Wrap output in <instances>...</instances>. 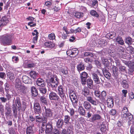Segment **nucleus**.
<instances>
[{"label":"nucleus","instance_id":"603ef678","mask_svg":"<svg viewBox=\"0 0 134 134\" xmlns=\"http://www.w3.org/2000/svg\"><path fill=\"white\" fill-rule=\"evenodd\" d=\"M45 130L44 127H42V126L41 129H39V134H44V131H45Z\"/></svg>","mask_w":134,"mask_h":134},{"label":"nucleus","instance_id":"6e6d98bb","mask_svg":"<svg viewBox=\"0 0 134 134\" xmlns=\"http://www.w3.org/2000/svg\"><path fill=\"white\" fill-rule=\"evenodd\" d=\"M27 90V88L25 86L22 87L21 88V91L24 94H25Z\"/></svg>","mask_w":134,"mask_h":134},{"label":"nucleus","instance_id":"39448f33","mask_svg":"<svg viewBox=\"0 0 134 134\" xmlns=\"http://www.w3.org/2000/svg\"><path fill=\"white\" fill-rule=\"evenodd\" d=\"M44 109V115L45 116L44 118H46L47 119V118H50L52 116L53 112L52 110L50 108H48L46 106L43 107Z\"/></svg>","mask_w":134,"mask_h":134},{"label":"nucleus","instance_id":"f257e3e1","mask_svg":"<svg viewBox=\"0 0 134 134\" xmlns=\"http://www.w3.org/2000/svg\"><path fill=\"white\" fill-rule=\"evenodd\" d=\"M13 39V36L10 34L3 35L0 39L1 44L4 46L10 45L12 43Z\"/></svg>","mask_w":134,"mask_h":134},{"label":"nucleus","instance_id":"c85d7f7f","mask_svg":"<svg viewBox=\"0 0 134 134\" xmlns=\"http://www.w3.org/2000/svg\"><path fill=\"white\" fill-rule=\"evenodd\" d=\"M31 90L32 96L35 97L38 94V92L36 88L34 86H32L31 88Z\"/></svg>","mask_w":134,"mask_h":134},{"label":"nucleus","instance_id":"13d9d810","mask_svg":"<svg viewBox=\"0 0 134 134\" xmlns=\"http://www.w3.org/2000/svg\"><path fill=\"white\" fill-rule=\"evenodd\" d=\"M134 71V69H132V68H129L128 69V73L129 75H133V71Z\"/></svg>","mask_w":134,"mask_h":134},{"label":"nucleus","instance_id":"7ed1b4c3","mask_svg":"<svg viewBox=\"0 0 134 134\" xmlns=\"http://www.w3.org/2000/svg\"><path fill=\"white\" fill-rule=\"evenodd\" d=\"M58 94L61 98L62 101L64 102L66 101L67 98L66 96V91L65 88L62 85H60L58 86Z\"/></svg>","mask_w":134,"mask_h":134},{"label":"nucleus","instance_id":"6ab92c4d","mask_svg":"<svg viewBox=\"0 0 134 134\" xmlns=\"http://www.w3.org/2000/svg\"><path fill=\"white\" fill-rule=\"evenodd\" d=\"M106 96V93L105 91H103L102 92L101 96L100 97V99L102 102L103 103L105 102Z\"/></svg>","mask_w":134,"mask_h":134},{"label":"nucleus","instance_id":"37998d69","mask_svg":"<svg viewBox=\"0 0 134 134\" xmlns=\"http://www.w3.org/2000/svg\"><path fill=\"white\" fill-rule=\"evenodd\" d=\"M31 77L34 79H36L37 77L38 74H37L36 72L31 71L30 73Z\"/></svg>","mask_w":134,"mask_h":134},{"label":"nucleus","instance_id":"ddd939ff","mask_svg":"<svg viewBox=\"0 0 134 134\" xmlns=\"http://www.w3.org/2000/svg\"><path fill=\"white\" fill-rule=\"evenodd\" d=\"M107 107L109 108H112L114 105L113 99L111 98H108L107 99Z\"/></svg>","mask_w":134,"mask_h":134},{"label":"nucleus","instance_id":"dca6fc26","mask_svg":"<svg viewBox=\"0 0 134 134\" xmlns=\"http://www.w3.org/2000/svg\"><path fill=\"white\" fill-rule=\"evenodd\" d=\"M49 83L53 84H55V83L57 82L58 84L59 82V80L58 78L56 76H53L51 77L49 80Z\"/></svg>","mask_w":134,"mask_h":134},{"label":"nucleus","instance_id":"c9c22d12","mask_svg":"<svg viewBox=\"0 0 134 134\" xmlns=\"http://www.w3.org/2000/svg\"><path fill=\"white\" fill-rule=\"evenodd\" d=\"M85 69V66L84 64L82 63H81L78 65L77 66V69L79 71L83 70Z\"/></svg>","mask_w":134,"mask_h":134},{"label":"nucleus","instance_id":"f3484780","mask_svg":"<svg viewBox=\"0 0 134 134\" xmlns=\"http://www.w3.org/2000/svg\"><path fill=\"white\" fill-rule=\"evenodd\" d=\"M113 74L112 75L114 76L115 78H117L118 76L119 73L118 68L115 66H113L112 67Z\"/></svg>","mask_w":134,"mask_h":134},{"label":"nucleus","instance_id":"4be33fe9","mask_svg":"<svg viewBox=\"0 0 134 134\" xmlns=\"http://www.w3.org/2000/svg\"><path fill=\"white\" fill-rule=\"evenodd\" d=\"M118 43L121 45H123L124 44V41L122 38L120 36H118L115 39H114Z\"/></svg>","mask_w":134,"mask_h":134},{"label":"nucleus","instance_id":"a18cd8bd","mask_svg":"<svg viewBox=\"0 0 134 134\" xmlns=\"http://www.w3.org/2000/svg\"><path fill=\"white\" fill-rule=\"evenodd\" d=\"M40 92L42 94H45L47 92V89L45 87H41L39 88Z\"/></svg>","mask_w":134,"mask_h":134},{"label":"nucleus","instance_id":"a19ab883","mask_svg":"<svg viewBox=\"0 0 134 134\" xmlns=\"http://www.w3.org/2000/svg\"><path fill=\"white\" fill-rule=\"evenodd\" d=\"M99 44L102 46H104L107 44V42L105 40L102 39L98 42Z\"/></svg>","mask_w":134,"mask_h":134},{"label":"nucleus","instance_id":"a211bd4d","mask_svg":"<svg viewBox=\"0 0 134 134\" xmlns=\"http://www.w3.org/2000/svg\"><path fill=\"white\" fill-rule=\"evenodd\" d=\"M23 81L25 83H30L31 82V79L28 76L24 75L22 77Z\"/></svg>","mask_w":134,"mask_h":134},{"label":"nucleus","instance_id":"1a4fd4ad","mask_svg":"<svg viewBox=\"0 0 134 134\" xmlns=\"http://www.w3.org/2000/svg\"><path fill=\"white\" fill-rule=\"evenodd\" d=\"M92 77L95 83L99 84L100 83V80L101 79V78H99L97 74L95 73L92 74Z\"/></svg>","mask_w":134,"mask_h":134},{"label":"nucleus","instance_id":"a878e982","mask_svg":"<svg viewBox=\"0 0 134 134\" xmlns=\"http://www.w3.org/2000/svg\"><path fill=\"white\" fill-rule=\"evenodd\" d=\"M86 98V100L92 104L94 105H96L97 103L96 101L93 99V98L90 96H87Z\"/></svg>","mask_w":134,"mask_h":134},{"label":"nucleus","instance_id":"864d4df0","mask_svg":"<svg viewBox=\"0 0 134 134\" xmlns=\"http://www.w3.org/2000/svg\"><path fill=\"white\" fill-rule=\"evenodd\" d=\"M5 86V89L7 93H9L8 91L10 88L9 87V85L7 83H6L4 85Z\"/></svg>","mask_w":134,"mask_h":134},{"label":"nucleus","instance_id":"20e7f679","mask_svg":"<svg viewBox=\"0 0 134 134\" xmlns=\"http://www.w3.org/2000/svg\"><path fill=\"white\" fill-rule=\"evenodd\" d=\"M70 117L68 115H66L64 116V122L67 124L68 127V129L70 130H72L73 129V123L72 122H69Z\"/></svg>","mask_w":134,"mask_h":134},{"label":"nucleus","instance_id":"e433bc0d","mask_svg":"<svg viewBox=\"0 0 134 134\" xmlns=\"http://www.w3.org/2000/svg\"><path fill=\"white\" fill-rule=\"evenodd\" d=\"M88 86L90 89L92 88L93 86V81L91 79H88L87 81Z\"/></svg>","mask_w":134,"mask_h":134},{"label":"nucleus","instance_id":"c756f323","mask_svg":"<svg viewBox=\"0 0 134 134\" xmlns=\"http://www.w3.org/2000/svg\"><path fill=\"white\" fill-rule=\"evenodd\" d=\"M100 130L102 132H105L107 130V127L103 122L100 125Z\"/></svg>","mask_w":134,"mask_h":134},{"label":"nucleus","instance_id":"4c0bfd02","mask_svg":"<svg viewBox=\"0 0 134 134\" xmlns=\"http://www.w3.org/2000/svg\"><path fill=\"white\" fill-rule=\"evenodd\" d=\"M108 38H109L110 39H113L116 36L115 32H111L107 34V36Z\"/></svg>","mask_w":134,"mask_h":134},{"label":"nucleus","instance_id":"c03bdc74","mask_svg":"<svg viewBox=\"0 0 134 134\" xmlns=\"http://www.w3.org/2000/svg\"><path fill=\"white\" fill-rule=\"evenodd\" d=\"M97 53L100 55H104L107 53V50L106 48H104L100 51L98 52Z\"/></svg>","mask_w":134,"mask_h":134},{"label":"nucleus","instance_id":"412c9836","mask_svg":"<svg viewBox=\"0 0 134 134\" xmlns=\"http://www.w3.org/2000/svg\"><path fill=\"white\" fill-rule=\"evenodd\" d=\"M101 118V117L100 115L98 114H94L92 115L91 120L92 122H93L96 120L100 119Z\"/></svg>","mask_w":134,"mask_h":134},{"label":"nucleus","instance_id":"2eb2a0df","mask_svg":"<svg viewBox=\"0 0 134 134\" xmlns=\"http://www.w3.org/2000/svg\"><path fill=\"white\" fill-rule=\"evenodd\" d=\"M64 123V120L61 119L60 118L58 120L56 121V126L58 128H62L63 125Z\"/></svg>","mask_w":134,"mask_h":134},{"label":"nucleus","instance_id":"2f4dec72","mask_svg":"<svg viewBox=\"0 0 134 134\" xmlns=\"http://www.w3.org/2000/svg\"><path fill=\"white\" fill-rule=\"evenodd\" d=\"M13 106L12 108L13 115L15 118H17V111L16 106L15 104H13Z\"/></svg>","mask_w":134,"mask_h":134},{"label":"nucleus","instance_id":"58836bf2","mask_svg":"<svg viewBox=\"0 0 134 134\" xmlns=\"http://www.w3.org/2000/svg\"><path fill=\"white\" fill-rule=\"evenodd\" d=\"M132 38L129 37H126L125 40V42L127 44L130 45L132 43Z\"/></svg>","mask_w":134,"mask_h":134},{"label":"nucleus","instance_id":"5701e85b","mask_svg":"<svg viewBox=\"0 0 134 134\" xmlns=\"http://www.w3.org/2000/svg\"><path fill=\"white\" fill-rule=\"evenodd\" d=\"M26 130V134H34L35 133L33 127L32 126L27 127Z\"/></svg>","mask_w":134,"mask_h":134},{"label":"nucleus","instance_id":"de8ad7c7","mask_svg":"<svg viewBox=\"0 0 134 134\" xmlns=\"http://www.w3.org/2000/svg\"><path fill=\"white\" fill-rule=\"evenodd\" d=\"M83 13L81 12H76L75 13L74 16L77 18H79L83 16Z\"/></svg>","mask_w":134,"mask_h":134},{"label":"nucleus","instance_id":"393cba45","mask_svg":"<svg viewBox=\"0 0 134 134\" xmlns=\"http://www.w3.org/2000/svg\"><path fill=\"white\" fill-rule=\"evenodd\" d=\"M44 45L46 47L51 48H54L55 46V44L51 42H45Z\"/></svg>","mask_w":134,"mask_h":134},{"label":"nucleus","instance_id":"423d86ee","mask_svg":"<svg viewBox=\"0 0 134 134\" xmlns=\"http://www.w3.org/2000/svg\"><path fill=\"white\" fill-rule=\"evenodd\" d=\"M34 113L40 115L42 113V110L40 104L38 103H35L34 104Z\"/></svg>","mask_w":134,"mask_h":134},{"label":"nucleus","instance_id":"6e6552de","mask_svg":"<svg viewBox=\"0 0 134 134\" xmlns=\"http://www.w3.org/2000/svg\"><path fill=\"white\" fill-rule=\"evenodd\" d=\"M49 98L51 100L59 101L60 99V97L55 93L52 92L49 94Z\"/></svg>","mask_w":134,"mask_h":134},{"label":"nucleus","instance_id":"69168bd1","mask_svg":"<svg viewBox=\"0 0 134 134\" xmlns=\"http://www.w3.org/2000/svg\"><path fill=\"white\" fill-rule=\"evenodd\" d=\"M131 134H134V124L132 125L130 127Z\"/></svg>","mask_w":134,"mask_h":134},{"label":"nucleus","instance_id":"72a5a7b5","mask_svg":"<svg viewBox=\"0 0 134 134\" xmlns=\"http://www.w3.org/2000/svg\"><path fill=\"white\" fill-rule=\"evenodd\" d=\"M101 58L103 63L106 66H108L109 63L108 60L105 58L103 56Z\"/></svg>","mask_w":134,"mask_h":134},{"label":"nucleus","instance_id":"cd10ccee","mask_svg":"<svg viewBox=\"0 0 134 134\" xmlns=\"http://www.w3.org/2000/svg\"><path fill=\"white\" fill-rule=\"evenodd\" d=\"M21 85V82L20 80L18 79H16L15 80V86L16 88H18L20 87Z\"/></svg>","mask_w":134,"mask_h":134},{"label":"nucleus","instance_id":"bb28decb","mask_svg":"<svg viewBox=\"0 0 134 134\" xmlns=\"http://www.w3.org/2000/svg\"><path fill=\"white\" fill-rule=\"evenodd\" d=\"M5 109L7 110V111L5 113V115L7 116H8L12 112L10 107L8 105H6L5 107Z\"/></svg>","mask_w":134,"mask_h":134},{"label":"nucleus","instance_id":"3c124183","mask_svg":"<svg viewBox=\"0 0 134 134\" xmlns=\"http://www.w3.org/2000/svg\"><path fill=\"white\" fill-rule=\"evenodd\" d=\"M58 83H57V82H56L55 84L50 83L49 86L50 87L52 88L53 89L55 90L58 86Z\"/></svg>","mask_w":134,"mask_h":134},{"label":"nucleus","instance_id":"0eeeda50","mask_svg":"<svg viewBox=\"0 0 134 134\" xmlns=\"http://www.w3.org/2000/svg\"><path fill=\"white\" fill-rule=\"evenodd\" d=\"M80 75L82 84H85L87 82V78L88 76V74L84 71L80 74Z\"/></svg>","mask_w":134,"mask_h":134},{"label":"nucleus","instance_id":"e2e57ef3","mask_svg":"<svg viewBox=\"0 0 134 134\" xmlns=\"http://www.w3.org/2000/svg\"><path fill=\"white\" fill-rule=\"evenodd\" d=\"M15 104H16V106L18 110L19 111H20L21 108V102H19L18 103H15Z\"/></svg>","mask_w":134,"mask_h":134},{"label":"nucleus","instance_id":"8fccbe9b","mask_svg":"<svg viewBox=\"0 0 134 134\" xmlns=\"http://www.w3.org/2000/svg\"><path fill=\"white\" fill-rule=\"evenodd\" d=\"M91 14L93 15L98 17L99 16L98 14L97 13V12L94 10H92L90 12Z\"/></svg>","mask_w":134,"mask_h":134},{"label":"nucleus","instance_id":"b1692460","mask_svg":"<svg viewBox=\"0 0 134 134\" xmlns=\"http://www.w3.org/2000/svg\"><path fill=\"white\" fill-rule=\"evenodd\" d=\"M121 85L124 88L127 89L129 87V85L128 84V82L125 80L124 79L122 80Z\"/></svg>","mask_w":134,"mask_h":134},{"label":"nucleus","instance_id":"ea45409f","mask_svg":"<svg viewBox=\"0 0 134 134\" xmlns=\"http://www.w3.org/2000/svg\"><path fill=\"white\" fill-rule=\"evenodd\" d=\"M79 111L80 114L81 115L84 116L85 114V110L83 107H79Z\"/></svg>","mask_w":134,"mask_h":134},{"label":"nucleus","instance_id":"4468645a","mask_svg":"<svg viewBox=\"0 0 134 134\" xmlns=\"http://www.w3.org/2000/svg\"><path fill=\"white\" fill-rule=\"evenodd\" d=\"M82 93L83 95L86 97L90 95V90L86 87L82 90Z\"/></svg>","mask_w":134,"mask_h":134},{"label":"nucleus","instance_id":"4d7b16f0","mask_svg":"<svg viewBox=\"0 0 134 134\" xmlns=\"http://www.w3.org/2000/svg\"><path fill=\"white\" fill-rule=\"evenodd\" d=\"M4 106L3 105L1 104L0 105V111L1 113V115H3L4 113V109L3 108Z\"/></svg>","mask_w":134,"mask_h":134},{"label":"nucleus","instance_id":"473e14b6","mask_svg":"<svg viewBox=\"0 0 134 134\" xmlns=\"http://www.w3.org/2000/svg\"><path fill=\"white\" fill-rule=\"evenodd\" d=\"M40 115L35 116V121L37 122L40 123L41 122H42L43 120H44V117L43 119L42 117Z\"/></svg>","mask_w":134,"mask_h":134},{"label":"nucleus","instance_id":"680f3d73","mask_svg":"<svg viewBox=\"0 0 134 134\" xmlns=\"http://www.w3.org/2000/svg\"><path fill=\"white\" fill-rule=\"evenodd\" d=\"M92 6L96 7L98 5V1L97 0H93L92 1Z\"/></svg>","mask_w":134,"mask_h":134},{"label":"nucleus","instance_id":"09e8293b","mask_svg":"<svg viewBox=\"0 0 134 134\" xmlns=\"http://www.w3.org/2000/svg\"><path fill=\"white\" fill-rule=\"evenodd\" d=\"M129 99L132 100L134 98V93L133 92H130L128 93Z\"/></svg>","mask_w":134,"mask_h":134},{"label":"nucleus","instance_id":"79ce46f5","mask_svg":"<svg viewBox=\"0 0 134 134\" xmlns=\"http://www.w3.org/2000/svg\"><path fill=\"white\" fill-rule=\"evenodd\" d=\"M126 50L131 54H134V48L131 46L129 45L127 47Z\"/></svg>","mask_w":134,"mask_h":134},{"label":"nucleus","instance_id":"bf43d9fd","mask_svg":"<svg viewBox=\"0 0 134 134\" xmlns=\"http://www.w3.org/2000/svg\"><path fill=\"white\" fill-rule=\"evenodd\" d=\"M116 111L115 109H112L110 110V115L114 116L116 114Z\"/></svg>","mask_w":134,"mask_h":134},{"label":"nucleus","instance_id":"f704fd0d","mask_svg":"<svg viewBox=\"0 0 134 134\" xmlns=\"http://www.w3.org/2000/svg\"><path fill=\"white\" fill-rule=\"evenodd\" d=\"M122 96L121 97L122 99L123 100L125 101L126 99V97L127 96V91L126 90H123L122 91Z\"/></svg>","mask_w":134,"mask_h":134},{"label":"nucleus","instance_id":"f03ea898","mask_svg":"<svg viewBox=\"0 0 134 134\" xmlns=\"http://www.w3.org/2000/svg\"><path fill=\"white\" fill-rule=\"evenodd\" d=\"M44 120H43L42 126L46 128L45 133L46 134H49L52 132L53 127L52 124L49 123L47 124V119L46 118H44Z\"/></svg>","mask_w":134,"mask_h":134},{"label":"nucleus","instance_id":"774afa93","mask_svg":"<svg viewBox=\"0 0 134 134\" xmlns=\"http://www.w3.org/2000/svg\"><path fill=\"white\" fill-rule=\"evenodd\" d=\"M9 132L10 134H14L15 131L14 129L11 127L9 129Z\"/></svg>","mask_w":134,"mask_h":134},{"label":"nucleus","instance_id":"338daca9","mask_svg":"<svg viewBox=\"0 0 134 134\" xmlns=\"http://www.w3.org/2000/svg\"><path fill=\"white\" fill-rule=\"evenodd\" d=\"M12 60L13 62H15V63H16L19 60L18 58L17 57L13 56L12 57Z\"/></svg>","mask_w":134,"mask_h":134},{"label":"nucleus","instance_id":"0e129e2a","mask_svg":"<svg viewBox=\"0 0 134 134\" xmlns=\"http://www.w3.org/2000/svg\"><path fill=\"white\" fill-rule=\"evenodd\" d=\"M94 94L96 97L99 98L100 96V91H96L94 92Z\"/></svg>","mask_w":134,"mask_h":134},{"label":"nucleus","instance_id":"f8f14e48","mask_svg":"<svg viewBox=\"0 0 134 134\" xmlns=\"http://www.w3.org/2000/svg\"><path fill=\"white\" fill-rule=\"evenodd\" d=\"M102 71L104 76L108 79H110L111 74L108 72V70L107 68H104L102 69Z\"/></svg>","mask_w":134,"mask_h":134},{"label":"nucleus","instance_id":"052dcab7","mask_svg":"<svg viewBox=\"0 0 134 134\" xmlns=\"http://www.w3.org/2000/svg\"><path fill=\"white\" fill-rule=\"evenodd\" d=\"M115 61V63L116 64V65L119 64H121L120 60L117 58L116 56H114L113 57Z\"/></svg>","mask_w":134,"mask_h":134},{"label":"nucleus","instance_id":"9d476101","mask_svg":"<svg viewBox=\"0 0 134 134\" xmlns=\"http://www.w3.org/2000/svg\"><path fill=\"white\" fill-rule=\"evenodd\" d=\"M37 85L41 87H44L46 85L45 81L41 78H38L36 81Z\"/></svg>","mask_w":134,"mask_h":134},{"label":"nucleus","instance_id":"49530a36","mask_svg":"<svg viewBox=\"0 0 134 134\" xmlns=\"http://www.w3.org/2000/svg\"><path fill=\"white\" fill-rule=\"evenodd\" d=\"M40 100L42 103L45 105L47 104V100L46 98L44 97L41 96L40 98Z\"/></svg>","mask_w":134,"mask_h":134},{"label":"nucleus","instance_id":"9b49d317","mask_svg":"<svg viewBox=\"0 0 134 134\" xmlns=\"http://www.w3.org/2000/svg\"><path fill=\"white\" fill-rule=\"evenodd\" d=\"M8 22V20L7 17L5 16L3 17L0 20V27L6 25Z\"/></svg>","mask_w":134,"mask_h":134},{"label":"nucleus","instance_id":"7c9ffc66","mask_svg":"<svg viewBox=\"0 0 134 134\" xmlns=\"http://www.w3.org/2000/svg\"><path fill=\"white\" fill-rule=\"evenodd\" d=\"M83 107L85 109L90 110L91 108V105L90 104L87 102H85L83 104Z\"/></svg>","mask_w":134,"mask_h":134},{"label":"nucleus","instance_id":"aec40b11","mask_svg":"<svg viewBox=\"0 0 134 134\" xmlns=\"http://www.w3.org/2000/svg\"><path fill=\"white\" fill-rule=\"evenodd\" d=\"M117 66L119 69L120 72L122 74L126 72V67L124 66H122L121 64L117 65Z\"/></svg>","mask_w":134,"mask_h":134},{"label":"nucleus","instance_id":"5fc2aeb1","mask_svg":"<svg viewBox=\"0 0 134 134\" xmlns=\"http://www.w3.org/2000/svg\"><path fill=\"white\" fill-rule=\"evenodd\" d=\"M48 38L50 40H53L55 38V35L54 34H51L48 35Z\"/></svg>","mask_w":134,"mask_h":134}]
</instances>
